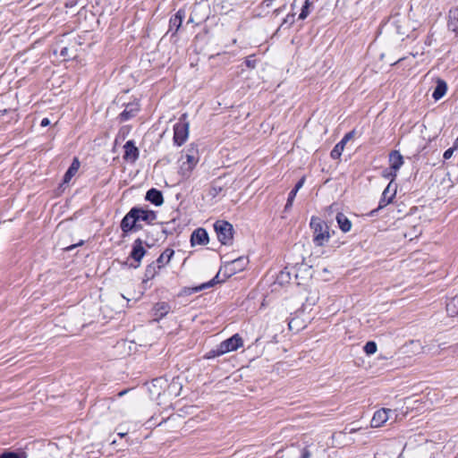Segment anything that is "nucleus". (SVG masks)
Wrapping results in <instances>:
<instances>
[{"label":"nucleus","instance_id":"obj_1","mask_svg":"<svg viewBox=\"0 0 458 458\" xmlns=\"http://www.w3.org/2000/svg\"><path fill=\"white\" fill-rule=\"evenodd\" d=\"M310 226L312 230V241L315 246H325L331 238L328 225L321 218L312 216L310 218Z\"/></svg>","mask_w":458,"mask_h":458},{"label":"nucleus","instance_id":"obj_2","mask_svg":"<svg viewBox=\"0 0 458 458\" xmlns=\"http://www.w3.org/2000/svg\"><path fill=\"white\" fill-rule=\"evenodd\" d=\"M249 260L246 257H239L231 261H226L221 267L216 277L219 276L220 274H224L226 277H231L232 276L242 271L248 265Z\"/></svg>","mask_w":458,"mask_h":458},{"label":"nucleus","instance_id":"obj_3","mask_svg":"<svg viewBox=\"0 0 458 458\" xmlns=\"http://www.w3.org/2000/svg\"><path fill=\"white\" fill-rule=\"evenodd\" d=\"M199 162V156L196 149H189L184 157H182L180 174L185 179L189 178L191 172Z\"/></svg>","mask_w":458,"mask_h":458},{"label":"nucleus","instance_id":"obj_4","mask_svg":"<svg viewBox=\"0 0 458 458\" xmlns=\"http://www.w3.org/2000/svg\"><path fill=\"white\" fill-rule=\"evenodd\" d=\"M214 229L222 244H231L233 241V225L224 220H218L214 224Z\"/></svg>","mask_w":458,"mask_h":458},{"label":"nucleus","instance_id":"obj_5","mask_svg":"<svg viewBox=\"0 0 458 458\" xmlns=\"http://www.w3.org/2000/svg\"><path fill=\"white\" fill-rule=\"evenodd\" d=\"M243 346V340L239 334H234L230 338L221 342L217 345L216 354H225L230 352L238 350Z\"/></svg>","mask_w":458,"mask_h":458},{"label":"nucleus","instance_id":"obj_6","mask_svg":"<svg viewBox=\"0 0 458 458\" xmlns=\"http://www.w3.org/2000/svg\"><path fill=\"white\" fill-rule=\"evenodd\" d=\"M185 116L186 114H183L174 126V141L178 146H182L189 136V123L184 121Z\"/></svg>","mask_w":458,"mask_h":458},{"label":"nucleus","instance_id":"obj_7","mask_svg":"<svg viewBox=\"0 0 458 458\" xmlns=\"http://www.w3.org/2000/svg\"><path fill=\"white\" fill-rule=\"evenodd\" d=\"M394 414V419L396 418L395 411L391 409L382 408L377 411L374 413V416L371 420V427L372 428H380L385 425V423L392 419V415Z\"/></svg>","mask_w":458,"mask_h":458},{"label":"nucleus","instance_id":"obj_8","mask_svg":"<svg viewBox=\"0 0 458 458\" xmlns=\"http://www.w3.org/2000/svg\"><path fill=\"white\" fill-rule=\"evenodd\" d=\"M146 253L145 249L142 245V241L140 239H137L134 241L132 245V250L131 251L130 257L136 262V264L131 265L133 267L137 268L140 265V261Z\"/></svg>","mask_w":458,"mask_h":458},{"label":"nucleus","instance_id":"obj_9","mask_svg":"<svg viewBox=\"0 0 458 458\" xmlns=\"http://www.w3.org/2000/svg\"><path fill=\"white\" fill-rule=\"evenodd\" d=\"M136 212V208H132L123 218L121 222V229L123 233H127L136 226V223L138 222L135 214Z\"/></svg>","mask_w":458,"mask_h":458},{"label":"nucleus","instance_id":"obj_10","mask_svg":"<svg viewBox=\"0 0 458 458\" xmlns=\"http://www.w3.org/2000/svg\"><path fill=\"white\" fill-rule=\"evenodd\" d=\"M171 310V306L165 301L157 302L152 309V316L155 321H159L165 317Z\"/></svg>","mask_w":458,"mask_h":458},{"label":"nucleus","instance_id":"obj_11","mask_svg":"<svg viewBox=\"0 0 458 458\" xmlns=\"http://www.w3.org/2000/svg\"><path fill=\"white\" fill-rule=\"evenodd\" d=\"M354 136V131H350L348 133H346L344 135V137L342 139V140L340 142H338L335 147L334 148L332 149L331 151V157L333 159H337V158H340V157L342 156V153L344 149V146L345 144L351 140L352 139Z\"/></svg>","mask_w":458,"mask_h":458},{"label":"nucleus","instance_id":"obj_12","mask_svg":"<svg viewBox=\"0 0 458 458\" xmlns=\"http://www.w3.org/2000/svg\"><path fill=\"white\" fill-rule=\"evenodd\" d=\"M395 193L396 190L395 188L392 187V184L390 182L382 193V197L378 204V209L383 208L386 207L388 204H390L393 199L394 198Z\"/></svg>","mask_w":458,"mask_h":458},{"label":"nucleus","instance_id":"obj_13","mask_svg":"<svg viewBox=\"0 0 458 458\" xmlns=\"http://www.w3.org/2000/svg\"><path fill=\"white\" fill-rule=\"evenodd\" d=\"M191 242L192 245H205L208 242V235L205 229L198 228L196 229L191 237Z\"/></svg>","mask_w":458,"mask_h":458},{"label":"nucleus","instance_id":"obj_14","mask_svg":"<svg viewBox=\"0 0 458 458\" xmlns=\"http://www.w3.org/2000/svg\"><path fill=\"white\" fill-rule=\"evenodd\" d=\"M139 157V150L132 141H127L124 145V159L134 162Z\"/></svg>","mask_w":458,"mask_h":458},{"label":"nucleus","instance_id":"obj_15","mask_svg":"<svg viewBox=\"0 0 458 458\" xmlns=\"http://www.w3.org/2000/svg\"><path fill=\"white\" fill-rule=\"evenodd\" d=\"M390 167L394 171V174L401 168L403 164V157L397 150H394L389 154Z\"/></svg>","mask_w":458,"mask_h":458},{"label":"nucleus","instance_id":"obj_16","mask_svg":"<svg viewBox=\"0 0 458 458\" xmlns=\"http://www.w3.org/2000/svg\"><path fill=\"white\" fill-rule=\"evenodd\" d=\"M136 218L137 221H145L147 223H152L157 219V215L152 210H145L142 208H136Z\"/></svg>","mask_w":458,"mask_h":458},{"label":"nucleus","instance_id":"obj_17","mask_svg":"<svg viewBox=\"0 0 458 458\" xmlns=\"http://www.w3.org/2000/svg\"><path fill=\"white\" fill-rule=\"evenodd\" d=\"M447 26L451 31L458 36V7L449 11Z\"/></svg>","mask_w":458,"mask_h":458},{"label":"nucleus","instance_id":"obj_18","mask_svg":"<svg viewBox=\"0 0 458 458\" xmlns=\"http://www.w3.org/2000/svg\"><path fill=\"white\" fill-rule=\"evenodd\" d=\"M146 199L156 206H161L164 202V198L161 191L154 188L147 191Z\"/></svg>","mask_w":458,"mask_h":458},{"label":"nucleus","instance_id":"obj_19","mask_svg":"<svg viewBox=\"0 0 458 458\" xmlns=\"http://www.w3.org/2000/svg\"><path fill=\"white\" fill-rule=\"evenodd\" d=\"M447 91L446 82L441 79H438L437 81V86L433 91L432 98L435 100H439L442 98Z\"/></svg>","mask_w":458,"mask_h":458},{"label":"nucleus","instance_id":"obj_20","mask_svg":"<svg viewBox=\"0 0 458 458\" xmlns=\"http://www.w3.org/2000/svg\"><path fill=\"white\" fill-rule=\"evenodd\" d=\"M174 251L172 249H165L162 254L157 258L156 263L158 268L164 267L168 264L174 256Z\"/></svg>","mask_w":458,"mask_h":458},{"label":"nucleus","instance_id":"obj_21","mask_svg":"<svg viewBox=\"0 0 458 458\" xmlns=\"http://www.w3.org/2000/svg\"><path fill=\"white\" fill-rule=\"evenodd\" d=\"M80 168V162L77 157H75L71 164L70 167L66 171V173L64 175V182L68 183L71 179L74 176V174L78 172Z\"/></svg>","mask_w":458,"mask_h":458},{"label":"nucleus","instance_id":"obj_22","mask_svg":"<svg viewBox=\"0 0 458 458\" xmlns=\"http://www.w3.org/2000/svg\"><path fill=\"white\" fill-rule=\"evenodd\" d=\"M184 18V12L179 10L174 17L170 19V30L174 29V33L178 31L180 27L182 26V20Z\"/></svg>","mask_w":458,"mask_h":458},{"label":"nucleus","instance_id":"obj_23","mask_svg":"<svg viewBox=\"0 0 458 458\" xmlns=\"http://www.w3.org/2000/svg\"><path fill=\"white\" fill-rule=\"evenodd\" d=\"M336 221L342 232L347 233L351 230L352 223L345 215L338 213L336 216Z\"/></svg>","mask_w":458,"mask_h":458},{"label":"nucleus","instance_id":"obj_24","mask_svg":"<svg viewBox=\"0 0 458 458\" xmlns=\"http://www.w3.org/2000/svg\"><path fill=\"white\" fill-rule=\"evenodd\" d=\"M446 311L450 317H455L458 315V296L449 300L446 303Z\"/></svg>","mask_w":458,"mask_h":458},{"label":"nucleus","instance_id":"obj_25","mask_svg":"<svg viewBox=\"0 0 458 458\" xmlns=\"http://www.w3.org/2000/svg\"><path fill=\"white\" fill-rule=\"evenodd\" d=\"M159 269L156 264L148 265L145 269L143 282L153 279L158 274Z\"/></svg>","mask_w":458,"mask_h":458},{"label":"nucleus","instance_id":"obj_26","mask_svg":"<svg viewBox=\"0 0 458 458\" xmlns=\"http://www.w3.org/2000/svg\"><path fill=\"white\" fill-rule=\"evenodd\" d=\"M182 390V385L179 381L173 379L172 383L167 386V392L170 395L177 396Z\"/></svg>","mask_w":458,"mask_h":458},{"label":"nucleus","instance_id":"obj_27","mask_svg":"<svg viewBox=\"0 0 458 458\" xmlns=\"http://www.w3.org/2000/svg\"><path fill=\"white\" fill-rule=\"evenodd\" d=\"M138 111L136 107H131L129 106L121 113L120 117L122 121H127L132 116H134L135 113Z\"/></svg>","mask_w":458,"mask_h":458},{"label":"nucleus","instance_id":"obj_28","mask_svg":"<svg viewBox=\"0 0 458 458\" xmlns=\"http://www.w3.org/2000/svg\"><path fill=\"white\" fill-rule=\"evenodd\" d=\"M345 437L344 431H335L332 435V439L334 441L335 445H344L342 441V438Z\"/></svg>","mask_w":458,"mask_h":458},{"label":"nucleus","instance_id":"obj_29","mask_svg":"<svg viewBox=\"0 0 458 458\" xmlns=\"http://www.w3.org/2000/svg\"><path fill=\"white\" fill-rule=\"evenodd\" d=\"M364 352L368 355L374 354L377 352V344H376V343H374V342H368L364 345Z\"/></svg>","mask_w":458,"mask_h":458},{"label":"nucleus","instance_id":"obj_30","mask_svg":"<svg viewBox=\"0 0 458 458\" xmlns=\"http://www.w3.org/2000/svg\"><path fill=\"white\" fill-rule=\"evenodd\" d=\"M296 194H297L296 191H291V192L289 193L288 199H287V202L284 207L285 210L292 208Z\"/></svg>","mask_w":458,"mask_h":458},{"label":"nucleus","instance_id":"obj_31","mask_svg":"<svg viewBox=\"0 0 458 458\" xmlns=\"http://www.w3.org/2000/svg\"><path fill=\"white\" fill-rule=\"evenodd\" d=\"M310 7L303 4L301 7V12L299 14V19H301V20L306 19L308 17V15L310 14Z\"/></svg>","mask_w":458,"mask_h":458},{"label":"nucleus","instance_id":"obj_32","mask_svg":"<svg viewBox=\"0 0 458 458\" xmlns=\"http://www.w3.org/2000/svg\"><path fill=\"white\" fill-rule=\"evenodd\" d=\"M409 345H411V346H413V347H414L413 352H420V350H422V348H423V347H422V345H421V344H420V341H418V340H412V341H411V342L409 343Z\"/></svg>","mask_w":458,"mask_h":458},{"label":"nucleus","instance_id":"obj_33","mask_svg":"<svg viewBox=\"0 0 458 458\" xmlns=\"http://www.w3.org/2000/svg\"><path fill=\"white\" fill-rule=\"evenodd\" d=\"M454 149L455 148H449L448 149H446L445 152H444V155H443V157L447 160L449 158L452 157L454 152Z\"/></svg>","mask_w":458,"mask_h":458},{"label":"nucleus","instance_id":"obj_34","mask_svg":"<svg viewBox=\"0 0 458 458\" xmlns=\"http://www.w3.org/2000/svg\"><path fill=\"white\" fill-rule=\"evenodd\" d=\"M0 458H21V457L19 456V454H17L15 453L8 452V453H4V454H0Z\"/></svg>","mask_w":458,"mask_h":458},{"label":"nucleus","instance_id":"obj_35","mask_svg":"<svg viewBox=\"0 0 458 458\" xmlns=\"http://www.w3.org/2000/svg\"><path fill=\"white\" fill-rule=\"evenodd\" d=\"M164 383H166V379H165L163 377L156 378V379L153 380V386H159L160 387H162V385Z\"/></svg>","mask_w":458,"mask_h":458},{"label":"nucleus","instance_id":"obj_36","mask_svg":"<svg viewBox=\"0 0 458 458\" xmlns=\"http://www.w3.org/2000/svg\"><path fill=\"white\" fill-rule=\"evenodd\" d=\"M305 182V178L302 177L295 185L294 189H293L292 191H296V193L299 191V190L303 186Z\"/></svg>","mask_w":458,"mask_h":458},{"label":"nucleus","instance_id":"obj_37","mask_svg":"<svg viewBox=\"0 0 458 458\" xmlns=\"http://www.w3.org/2000/svg\"><path fill=\"white\" fill-rule=\"evenodd\" d=\"M216 352H217V348L216 350H212V351L208 352L206 355V358L211 359V358H215V357L222 355V354H216Z\"/></svg>","mask_w":458,"mask_h":458},{"label":"nucleus","instance_id":"obj_38","mask_svg":"<svg viewBox=\"0 0 458 458\" xmlns=\"http://www.w3.org/2000/svg\"><path fill=\"white\" fill-rule=\"evenodd\" d=\"M125 301V297L123 295H119V296H116L115 298H114L112 300V302H114V304L117 303V302H124Z\"/></svg>","mask_w":458,"mask_h":458},{"label":"nucleus","instance_id":"obj_39","mask_svg":"<svg viewBox=\"0 0 458 458\" xmlns=\"http://www.w3.org/2000/svg\"><path fill=\"white\" fill-rule=\"evenodd\" d=\"M49 124H50V120L47 117L43 118L40 122V126H42V127L48 126Z\"/></svg>","mask_w":458,"mask_h":458},{"label":"nucleus","instance_id":"obj_40","mask_svg":"<svg viewBox=\"0 0 458 458\" xmlns=\"http://www.w3.org/2000/svg\"><path fill=\"white\" fill-rule=\"evenodd\" d=\"M274 0H263L262 5L268 8L272 6Z\"/></svg>","mask_w":458,"mask_h":458},{"label":"nucleus","instance_id":"obj_41","mask_svg":"<svg viewBox=\"0 0 458 458\" xmlns=\"http://www.w3.org/2000/svg\"><path fill=\"white\" fill-rule=\"evenodd\" d=\"M301 458H310V453L307 449H303Z\"/></svg>","mask_w":458,"mask_h":458},{"label":"nucleus","instance_id":"obj_42","mask_svg":"<svg viewBox=\"0 0 458 458\" xmlns=\"http://www.w3.org/2000/svg\"><path fill=\"white\" fill-rule=\"evenodd\" d=\"M246 65L248 67H250V68H254L255 67V62L254 61H251L250 59H247L246 60Z\"/></svg>","mask_w":458,"mask_h":458},{"label":"nucleus","instance_id":"obj_43","mask_svg":"<svg viewBox=\"0 0 458 458\" xmlns=\"http://www.w3.org/2000/svg\"><path fill=\"white\" fill-rule=\"evenodd\" d=\"M313 4V0H305L304 5H307L310 8V6Z\"/></svg>","mask_w":458,"mask_h":458},{"label":"nucleus","instance_id":"obj_44","mask_svg":"<svg viewBox=\"0 0 458 458\" xmlns=\"http://www.w3.org/2000/svg\"><path fill=\"white\" fill-rule=\"evenodd\" d=\"M67 50H68V49H67L66 47L63 48V49L61 50V55H62V56H65V55H67Z\"/></svg>","mask_w":458,"mask_h":458},{"label":"nucleus","instance_id":"obj_45","mask_svg":"<svg viewBox=\"0 0 458 458\" xmlns=\"http://www.w3.org/2000/svg\"><path fill=\"white\" fill-rule=\"evenodd\" d=\"M123 304L121 307H116L114 309L115 313H120L123 310Z\"/></svg>","mask_w":458,"mask_h":458},{"label":"nucleus","instance_id":"obj_46","mask_svg":"<svg viewBox=\"0 0 458 458\" xmlns=\"http://www.w3.org/2000/svg\"><path fill=\"white\" fill-rule=\"evenodd\" d=\"M125 436H126V432H123V431H122V432H119V433H118V437H119L120 438H123V437H124Z\"/></svg>","mask_w":458,"mask_h":458},{"label":"nucleus","instance_id":"obj_47","mask_svg":"<svg viewBox=\"0 0 458 458\" xmlns=\"http://www.w3.org/2000/svg\"><path fill=\"white\" fill-rule=\"evenodd\" d=\"M209 285H212V284L208 283V284H203L199 289L201 290V289H204V288H206L207 286H209Z\"/></svg>","mask_w":458,"mask_h":458},{"label":"nucleus","instance_id":"obj_48","mask_svg":"<svg viewBox=\"0 0 458 458\" xmlns=\"http://www.w3.org/2000/svg\"><path fill=\"white\" fill-rule=\"evenodd\" d=\"M75 246H76V245H71V246H69V247L64 248V250H72Z\"/></svg>","mask_w":458,"mask_h":458},{"label":"nucleus","instance_id":"obj_49","mask_svg":"<svg viewBox=\"0 0 458 458\" xmlns=\"http://www.w3.org/2000/svg\"><path fill=\"white\" fill-rule=\"evenodd\" d=\"M83 244V241H81L77 245H82Z\"/></svg>","mask_w":458,"mask_h":458},{"label":"nucleus","instance_id":"obj_50","mask_svg":"<svg viewBox=\"0 0 458 458\" xmlns=\"http://www.w3.org/2000/svg\"><path fill=\"white\" fill-rule=\"evenodd\" d=\"M124 393H125V392H120V393H119V395L121 396V395H123Z\"/></svg>","mask_w":458,"mask_h":458}]
</instances>
